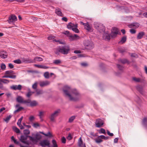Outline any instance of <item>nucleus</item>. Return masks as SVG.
Masks as SVG:
<instances>
[{
	"label": "nucleus",
	"instance_id": "09e8293b",
	"mask_svg": "<svg viewBox=\"0 0 147 147\" xmlns=\"http://www.w3.org/2000/svg\"><path fill=\"white\" fill-rule=\"evenodd\" d=\"M32 126L34 127L35 128H37L38 127H40V125L38 123H35L33 124Z\"/></svg>",
	"mask_w": 147,
	"mask_h": 147
},
{
	"label": "nucleus",
	"instance_id": "5701e85b",
	"mask_svg": "<svg viewBox=\"0 0 147 147\" xmlns=\"http://www.w3.org/2000/svg\"><path fill=\"white\" fill-rule=\"evenodd\" d=\"M84 28L88 31H91L92 30L91 27L88 23H86V25L84 26Z\"/></svg>",
	"mask_w": 147,
	"mask_h": 147
},
{
	"label": "nucleus",
	"instance_id": "473e14b6",
	"mask_svg": "<svg viewBox=\"0 0 147 147\" xmlns=\"http://www.w3.org/2000/svg\"><path fill=\"white\" fill-rule=\"evenodd\" d=\"M35 137L36 138L38 141V140L41 139V136L39 134L37 133L36 134Z\"/></svg>",
	"mask_w": 147,
	"mask_h": 147
},
{
	"label": "nucleus",
	"instance_id": "8fccbe9b",
	"mask_svg": "<svg viewBox=\"0 0 147 147\" xmlns=\"http://www.w3.org/2000/svg\"><path fill=\"white\" fill-rule=\"evenodd\" d=\"M24 133L25 135H28L30 134V131L29 129H25L24 131Z\"/></svg>",
	"mask_w": 147,
	"mask_h": 147
},
{
	"label": "nucleus",
	"instance_id": "0e129e2a",
	"mask_svg": "<svg viewBox=\"0 0 147 147\" xmlns=\"http://www.w3.org/2000/svg\"><path fill=\"white\" fill-rule=\"evenodd\" d=\"M67 138V139L69 140H71L72 138L71 134H69Z\"/></svg>",
	"mask_w": 147,
	"mask_h": 147
},
{
	"label": "nucleus",
	"instance_id": "f03ea898",
	"mask_svg": "<svg viewBox=\"0 0 147 147\" xmlns=\"http://www.w3.org/2000/svg\"><path fill=\"white\" fill-rule=\"evenodd\" d=\"M63 34L67 36L68 37L69 40L71 41H73L75 40L79 39L80 38L77 34L72 35L68 31H66L63 32Z\"/></svg>",
	"mask_w": 147,
	"mask_h": 147
},
{
	"label": "nucleus",
	"instance_id": "412c9836",
	"mask_svg": "<svg viewBox=\"0 0 147 147\" xmlns=\"http://www.w3.org/2000/svg\"><path fill=\"white\" fill-rule=\"evenodd\" d=\"M126 36H124L122 38L121 40L119 42V43L123 44L124 43L126 40Z\"/></svg>",
	"mask_w": 147,
	"mask_h": 147
},
{
	"label": "nucleus",
	"instance_id": "774afa93",
	"mask_svg": "<svg viewBox=\"0 0 147 147\" xmlns=\"http://www.w3.org/2000/svg\"><path fill=\"white\" fill-rule=\"evenodd\" d=\"M9 67L10 68V69H12L13 68L14 66L11 63H10L9 64Z\"/></svg>",
	"mask_w": 147,
	"mask_h": 147
},
{
	"label": "nucleus",
	"instance_id": "393cba45",
	"mask_svg": "<svg viewBox=\"0 0 147 147\" xmlns=\"http://www.w3.org/2000/svg\"><path fill=\"white\" fill-rule=\"evenodd\" d=\"M28 137L30 138V140L32 142L36 143L38 142V140L35 137H32L30 136H29Z\"/></svg>",
	"mask_w": 147,
	"mask_h": 147
},
{
	"label": "nucleus",
	"instance_id": "b1692460",
	"mask_svg": "<svg viewBox=\"0 0 147 147\" xmlns=\"http://www.w3.org/2000/svg\"><path fill=\"white\" fill-rule=\"evenodd\" d=\"M28 92L26 94V96L28 98H29L32 94H33L34 93V92H31L30 91V90L29 88H28Z\"/></svg>",
	"mask_w": 147,
	"mask_h": 147
},
{
	"label": "nucleus",
	"instance_id": "e2e57ef3",
	"mask_svg": "<svg viewBox=\"0 0 147 147\" xmlns=\"http://www.w3.org/2000/svg\"><path fill=\"white\" fill-rule=\"evenodd\" d=\"M107 133L108 134L111 136H113V134L112 133H111L109 130H107Z\"/></svg>",
	"mask_w": 147,
	"mask_h": 147
},
{
	"label": "nucleus",
	"instance_id": "a19ab883",
	"mask_svg": "<svg viewBox=\"0 0 147 147\" xmlns=\"http://www.w3.org/2000/svg\"><path fill=\"white\" fill-rule=\"evenodd\" d=\"M117 66L120 70L121 71H122L123 69V67L121 65L119 64H117Z\"/></svg>",
	"mask_w": 147,
	"mask_h": 147
},
{
	"label": "nucleus",
	"instance_id": "de8ad7c7",
	"mask_svg": "<svg viewBox=\"0 0 147 147\" xmlns=\"http://www.w3.org/2000/svg\"><path fill=\"white\" fill-rule=\"evenodd\" d=\"M14 74H15V73L12 74L11 75H9V78L13 79H16V75H14Z\"/></svg>",
	"mask_w": 147,
	"mask_h": 147
},
{
	"label": "nucleus",
	"instance_id": "39448f33",
	"mask_svg": "<svg viewBox=\"0 0 147 147\" xmlns=\"http://www.w3.org/2000/svg\"><path fill=\"white\" fill-rule=\"evenodd\" d=\"M78 24L69 23L67 25V28L69 29H71L72 30L76 33L79 32V30L77 28Z\"/></svg>",
	"mask_w": 147,
	"mask_h": 147
},
{
	"label": "nucleus",
	"instance_id": "20e7f679",
	"mask_svg": "<svg viewBox=\"0 0 147 147\" xmlns=\"http://www.w3.org/2000/svg\"><path fill=\"white\" fill-rule=\"evenodd\" d=\"M84 44L85 49L87 50L92 49L94 47L93 42L88 40H85L84 42Z\"/></svg>",
	"mask_w": 147,
	"mask_h": 147
},
{
	"label": "nucleus",
	"instance_id": "4d7b16f0",
	"mask_svg": "<svg viewBox=\"0 0 147 147\" xmlns=\"http://www.w3.org/2000/svg\"><path fill=\"white\" fill-rule=\"evenodd\" d=\"M130 32L131 34H134L136 33V31L133 29H132L130 30Z\"/></svg>",
	"mask_w": 147,
	"mask_h": 147
},
{
	"label": "nucleus",
	"instance_id": "6ab92c4d",
	"mask_svg": "<svg viewBox=\"0 0 147 147\" xmlns=\"http://www.w3.org/2000/svg\"><path fill=\"white\" fill-rule=\"evenodd\" d=\"M145 34V32H141L138 33V34L137 38L138 40L141 39Z\"/></svg>",
	"mask_w": 147,
	"mask_h": 147
},
{
	"label": "nucleus",
	"instance_id": "aec40b11",
	"mask_svg": "<svg viewBox=\"0 0 147 147\" xmlns=\"http://www.w3.org/2000/svg\"><path fill=\"white\" fill-rule=\"evenodd\" d=\"M143 87L141 85H138L136 86V89L138 90L140 93L142 94H143Z\"/></svg>",
	"mask_w": 147,
	"mask_h": 147
},
{
	"label": "nucleus",
	"instance_id": "c9c22d12",
	"mask_svg": "<svg viewBox=\"0 0 147 147\" xmlns=\"http://www.w3.org/2000/svg\"><path fill=\"white\" fill-rule=\"evenodd\" d=\"M61 61L59 59H57L53 61V63L57 65L60 63Z\"/></svg>",
	"mask_w": 147,
	"mask_h": 147
},
{
	"label": "nucleus",
	"instance_id": "603ef678",
	"mask_svg": "<svg viewBox=\"0 0 147 147\" xmlns=\"http://www.w3.org/2000/svg\"><path fill=\"white\" fill-rule=\"evenodd\" d=\"M13 71L12 70H8L5 72V74L8 75H11Z\"/></svg>",
	"mask_w": 147,
	"mask_h": 147
},
{
	"label": "nucleus",
	"instance_id": "3c124183",
	"mask_svg": "<svg viewBox=\"0 0 147 147\" xmlns=\"http://www.w3.org/2000/svg\"><path fill=\"white\" fill-rule=\"evenodd\" d=\"M61 142L62 143L65 144L66 142V139L63 136L62 137L61 139Z\"/></svg>",
	"mask_w": 147,
	"mask_h": 147
},
{
	"label": "nucleus",
	"instance_id": "f257e3e1",
	"mask_svg": "<svg viewBox=\"0 0 147 147\" xmlns=\"http://www.w3.org/2000/svg\"><path fill=\"white\" fill-rule=\"evenodd\" d=\"M63 90L65 96L68 97L70 100L77 101L80 97V95L78 91L75 89H72L67 85L64 86Z\"/></svg>",
	"mask_w": 147,
	"mask_h": 147
},
{
	"label": "nucleus",
	"instance_id": "bf43d9fd",
	"mask_svg": "<svg viewBox=\"0 0 147 147\" xmlns=\"http://www.w3.org/2000/svg\"><path fill=\"white\" fill-rule=\"evenodd\" d=\"M133 79L134 80L137 82L140 81V79L139 78H136L134 77L133 78Z\"/></svg>",
	"mask_w": 147,
	"mask_h": 147
},
{
	"label": "nucleus",
	"instance_id": "2eb2a0df",
	"mask_svg": "<svg viewBox=\"0 0 147 147\" xmlns=\"http://www.w3.org/2000/svg\"><path fill=\"white\" fill-rule=\"evenodd\" d=\"M28 137V136L27 135L21 136L20 139V141L23 143L26 144H27V141H26V140L27 139Z\"/></svg>",
	"mask_w": 147,
	"mask_h": 147
},
{
	"label": "nucleus",
	"instance_id": "9b49d317",
	"mask_svg": "<svg viewBox=\"0 0 147 147\" xmlns=\"http://www.w3.org/2000/svg\"><path fill=\"white\" fill-rule=\"evenodd\" d=\"M10 88L15 90H20L22 89V86L20 84H19L18 85H13L10 87Z\"/></svg>",
	"mask_w": 147,
	"mask_h": 147
},
{
	"label": "nucleus",
	"instance_id": "72a5a7b5",
	"mask_svg": "<svg viewBox=\"0 0 147 147\" xmlns=\"http://www.w3.org/2000/svg\"><path fill=\"white\" fill-rule=\"evenodd\" d=\"M36 95L38 96L39 95L42 94L43 93V91L42 90H36Z\"/></svg>",
	"mask_w": 147,
	"mask_h": 147
},
{
	"label": "nucleus",
	"instance_id": "f3484780",
	"mask_svg": "<svg viewBox=\"0 0 147 147\" xmlns=\"http://www.w3.org/2000/svg\"><path fill=\"white\" fill-rule=\"evenodd\" d=\"M78 145L80 147H86L85 143H83V142L81 137L80 138L78 141Z\"/></svg>",
	"mask_w": 147,
	"mask_h": 147
},
{
	"label": "nucleus",
	"instance_id": "69168bd1",
	"mask_svg": "<svg viewBox=\"0 0 147 147\" xmlns=\"http://www.w3.org/2000/svg\"><path fill=\"white\" fill-rule=\"evenodd\" d=\"M74 53L76 54L80 53H81V51L79 50H75L74 51Z\"/></svg>",
	"mask_w": 147,
	"mask_h": 147
},
{
	"label": "nucleus",
	"instance_id": "ddd939ff",
	"mask_svg": "<svg viewBox=\"0 0 147 147\" xmlns=\"http://www.w3.org/2000/svg\"><path fill=\"white\" fill-rule=\"evenodd\" d=\"M16 101L20 103H23L26 104L27 100H24L22 97L21 96H18L16 98Z\"/></svg>",
	"mask_w": 147,
	"mask_h": 147
},
{
	"label": "nucleus",
	"instance_id": "4c0bfd02",
	"mask_svg": "<svg viewBox=\"0 0 147 147\" xmlns=\"http://www.w3.org/2000/svg\"><path fill=\"white\" fill-rule=\"evenodd\" d=\"M99 137H100L102 139H104L105 140H107L109 139V137L108 136H105L103 135H101L99 136Z\"/></svg>",
	"mask_w": 147,
	"mask_h": 147
},
{
	"label": "nucleus",
	"instance_id": "9d476101",
	"mask_svg": "<svg viewBox=\"0 0 147 147\" xmlns=\"http://www.w3.org/2000/svg\"><path fill=\"white\" fill-rule=\"evenodd\" d=\"M39 144L42 147H45L46 146H49L50 143L48 140H45L41 141Z\"/></svg>",
	"mask_w": 147,
	"mask_h": 147
},
{
	"label": "nucleus",
	"instance_id": "a878e982",
	"mask_svg": "<svg viewBox=\"0 0 147 147\" xmlns=\"http://www.w3.org/2000/svg\"><path fill=\"white\" fill-rule=\"evenodd\" d=\"M25 61L26 62L29 63H33L34 62V59H32L30 58L26 59L25 60Z\"/></svg>",
	"mask_w": 147,
	"mask_h": 147
},
{
	"label": "nucleus",
	"instance_id": "864d4df0",
	"mask_svg": "<svg viewBox=\"0 0 147 147\" xmlns=\"http://www.w3.org/2000/svg\"><path fill=\"white\" fill-rule=\"evenodd\" d=\"M35 118L34 116H30L29 118V120L31 122L33 121L34 119Z\"/></svg>",
	"mask_w": 147,
	"mask_h": 147
},
{
	"label": "nucleus",
	"instance_id": "f8f14e48",
	"mask_svg": "<svg viewBox=\"0 0 147 147\" xmlns=\"http://www.w3.org/2000/svg\"><path fill=\"white\" fill-rule=\"evenodd\" d=\"M103 121L100 119H97L95 122L96 126L97 127H100L103 125Z\"/></svg>",
	"mask_w": 147,
	"mask_h": 147
},
{
	"label": "nucleus",
	"instance_id": "cd10ccee",
	"mask_svg": "<svg viewBox=\"0 0 147 147\" xmlns=\"http://www.w3.org/2000/svg\"><path fill=\"white\" fill-rule=\"evenodd\" d=\"M12 129L13 130L17 133H19L20 132L19 129L16 126H13Z\"/></svg>",
	"mask_w": 147,
	"mask_h": 147
},
{
	"label": "nucleus",
	"instance_id": "79ce46f5",
	"mask_svg": "<svg viewBox=\"0 0 147 147\" xmlns=\"http://www.w3.org/2000/svg\"><path fill=\"white\" fill-rule=\"evenodd\" d=\"M37 84L38 83L37 82H35L32 85V88L33 89L36 90L37 89Z\"/></svg>",
	"mask_w": 147,
	"mask_h": 147
},
{
	"label": "nucleus",
	"instance_id": "338daca9",
	"mask_svg": "<svg viewBox=\"0 0 147 147\" xmlns=\"http://www.w3.org/2000/svg\"><path fill=\"white\" fill-rule=\"evenodd\" d=\"M13 142L15 144H16L17 145H19V141H17L16 139L14 140Z\"/></svg>",
	"mask_w": 147,
	"mask_h": 147
},
{
	"label": "nucleus",
	"instance_id": "58836bf2",
	"mask_svg": "<svg viewBox=\"0 0 147 147\" xmlns=\"http://www.w3.org/2000/svg\"><path fill=\"white\" fill-rule=\"evenodd\" d=\"M0 55H7V52L3 50L0 51Z\"/></svg>",
	"mask_w": 147,
	"mask_h": 147
},
{
	"label": "nucleus",
	"instance_id": "680f3d73",
	"mask_svg": "<svg viewBox=\"0 0 147 147\" xmlns=\"http://www.w3.org/2000/svg\"><path fill=\"white\" fill-rule=\"evenodd\" d=\"M52 143L53 145V146L57 145L56 142L55 140H53L52 141Z\"/></svg>",
	"mask_w": 147,
	"mask_h": 147
},
{
	"label": "nucleus",
	"instance_id": "6e6552de",
	"mask_svg": "<svg viewBox=\"0 0 147 147\" xmlns=\"http://www.w3.org/2000/svg\"><path fill=\"white\" fill-rule=\"evenodd\" d=\"M26 105L28 106H30L32 107L36 106L38 105V102L35 100L31 101L30 99L27 100Z\"/></svg>",
	"mask_w": 147,
	"mask_h": 147
},
{
	"label": "nucleus",
	"instance_id": "dca6fc26",
	"mask_svg": "<svg viewBox=\"0 0 147 147\" xmlns=\"http://www.w3.org/2000/svg\"><path fill=\"white\" fill-rule=\"evenodd\" d=\"M50 83V82L47 80L40 82L39 84L40 87H43L48 85Z\"/></svg>",
	"mask_w": 147,
	"mask_h": 147
},
{
	"label": "nucleus",
	"instance_id": "e433bc0d",
	"mask_svg": "<svg viewBox=\"0 0 147 147\" xmlns=\"http://www.w3.org/2000/svg\"><path fill=\"white\" fill-rule=\"evenodd\" d=\"M45 77L47 79H48L49 78V74L48 72H45L44 74Z\"/></svg>",
	"mask_w": 147,
	"mask_h": 147
},
{
	"label": "nucleus",
	"instance_id": "c03bdc74",
	"mask_svg": "<svg viewBox=\"0 0 147 147\" xmlns=\"http://www.w3.org/2000/svg\"><path fill=\"white\" fill-rule=\"evenodd\" d=\"M75 118V116H71L69 118V122L70 123L72 122Z\"/></svg>",
	"mask_w": 147,
	"mask_h": 147
},
{
	"label": "nucleus",
	"instance_id": "ea45409f",
	"mask_svg": "<svg viewBox=\"0 0 147 147\" xmlns=\"http://www.w3.org/2000/svg\"><path fill=\"white\" fill-rule=\"evenodd\" d=\"M133 24L134 27L135 28H138L140 24L138 23L134 22L133 23Z\"/></svg>",
	"mask_w": 147,
	"mask_h": 147
},
{
	"label": "nucleus",
	"instance_id": "37998d69",
	"mask_svg": "<svg viewBox=\"0 0 147 147\" xmlns=\"http://www.w3.org/2000/svg\"><path fill=\"white\" fill-rule=\"evenodd\" d=\"M98 133L99 134H105V129L103 128H101L100 130L98 131Z\"/></svg>",
	"mask_w": 147,
	"mask_h": 147
},
{
	"label": "nucleus",
	"instance_id": "bb28decb",
	"mask_svg": "<svg viewBox=\"0 0 147 147\" xmlns=\"http://www.w3.org/2000/svg\"><path fill=\"white\" fill-rule=\"evenodd\" d=\"M119 62L123 64L128 63V61L126 59H119Z\"/></svg>",
	"mask_w": 147,
	"mask_h": 147
},
{
	"label": "nucleus",
	"instance_id": "4468645a",
	"mask_svg": "<svg viewBox=\"0 0 147 147\" xmlns=\"http://www.w3.org/2000/svg\"><path fill=\"white\" fill-rule=\"evenodd\" d=\"M95 27L100 32H103L105 31V26L102 25L98 24L97 25L96 24H95Z\"/></svg>",
	"mask_w": 147,
	"mask_h": 147
},
{
	"label": "nucleus",
	"instance_id": "2f4dec72",
	"mask_svg": "<svg viewBox=\"0 0 147 147\" xmlns=\"http://www.w3.org/2000/svg\"><path fill=\"white\" fill-rule=\"evenodd\" d=\"M114 32V34L117 35L118 33V29L116 28H114L112 31V32Z\"/></svg>",
	"mask_w": 147,
	"mask_h": 147
},
{
	"label": "nucleus",
	"instance_id": "7c9ffc66",
	"mask_svg": "<svg viewBox=\"0 0 147 147\" xmlns=\"http://www.w3.org/2000/svg\"><path fill=\"white\" fill-rule=\"evenodd\" d=\"M1 80L2 83L4 84H7L9 83L10 82L9 80L6 79L1 78Z\"/></svg>",
	"mask_w": 147,
	"mask_h": 147
},
{
	"label": "nucleus",
	"instance_id": "c756f323",
	"mask_svg": "<svg viewBox=\"0 0 147 147\" xmlns=\"http://www.w3.org/2000/svg\"><path fill=\"white\" fill-rule=\"evenodd\" d=\"M12 116L11 115H9L6 117L5 119H4V121H5L7 123L9 121V120L11 118V117Z\"/></svg>",
	"mask_w": 147,
	"mask_h": 147
},
{
	"label": "nucleus",
	"instance_id": "49530a36",
	"mask_svg": "<svg viewBox=\"0 0 147 147\" xmlns=\"http://www.w3.org/2000/svg\"><path fill=\"white\" fill-rule=\"evenodd\" d=\"M2 83L1 78H0V89L1 90H4V88Z\"/></svg>",
	"mask_w": 147,
	"mask_h": 147
},
{
	"label": "nucleus",
	"instance_id": "052dcab7",
	"mask_svg": "<svg viewBox=\"0 0 147 147\" xmlns=\"http://www.w3.org/2000/svg\"><path fill=\"white\" fill-rule=\"evenodd\" d=\"M54 38V36L51 35L48 37V39L49 40H51L53 39Z\"/></svg>",
	"mask_w": 147,
	"mask_h": 147
},
{
	"label": "nucleus",
	"instance_id": "a211bd4d",
	"mask_svg": "<svg viewBox=\"0 0 147 147\" xmlns=\"http://www.w3.org/2000/svg\"><path fill=\"white\" fill-rule=\"evenodd\" d=\"M55 13L57 15L61 16L63 17V14L61 11V10L59 8H57L55 10Z\"/></svg>",
	"mask_w": 147,
	"mask_h": 147
},
{
	"label": "nucleus",
	"instance_id": "1a4fd4ad",
	"mask_svg": "<svg viewBox=\"0 0 147 147\" xmlns=\"http://www.w3.org/2000/svg\"><path fill=\"white\" fill-rule=\"evenodd\" d=\"M17 20L16 17L14 15H11L9 17L7 20L8 22L10 24L13 23Z\"/></svg>",
	"mask_w": 147,
	"mask_h": 147
},
{
	"label": "nucleus",
	"instance_id": "c85d7f7f",
	"mask_svg": "<svg viewBox=\"0 0 147 147\" xmlns=\"http://www.w3.org/2000/svg\"><path fill=\"white\" fill-rule=\"evenodd\" d=\"M34 59V62L36 61H40L43 60V59L40 57H35Z\"/></svg>",
	"mask_w": 147,
	"mask_h": 147
},
{
	"label": "nucleus",
	"instance_id": "6e6d98bb",
	"mask_svg": "<svg viewBox=\"0 0 147 147\" xmlns=\"http://www.w3.org/2000/svg\"><path fill=\"white\" fill-rule=\"evenodd\" d=\"M95 141L96 142L98 143H100L102 141V140L99 138L96 139Z\"/></svg>",
	"mask_w": 147,
	"mask_h": 147
},
{
	"label": "nucleus",
	"instance_id": "f704fd0d",
	"mask_svg": "<svg viewBox=\"0 0 147 147\" xmlns=\"http://www.w3.org/2000/svg\"><path fill=\"white\" fill-rule=\"evenodd\" d=\"M44 112L43 111H40L38 115V116L40 119H42L44 115Z\"/></svg>",
	"mask_w": 147,
	"mask_h": 147
},
{
	"label": "nucleus",
	"instance_id": "0eeeda50",
	"mask_svg": "<svg viewBox=\"0 0 147 147\" xmlns=\"http://www.w3.org/2000/svg\"><path fill=\"white\" fill-rule=\"evenodd\" d=\"M117 35L114 34V32H112L111 34H108L107 33H104L103 34V38L105 39L109 40L110 39V37L112 38L115 37Z\"/></svg>",
	"mask_w": 147,
	"mask_h": 147
},
{
	"label": "nucleus",
	"instance_id": "423d86ee",
	"mask_svg": "<svg viewBox=\"0 0 147 147\" xmlns=\"http://www.w3.org/2000/svg\"><path fill=\"white\" fill-rule=\"evenodd\" d=\"M69 51V47L68 46H65L59 48V51L63 54H67Z\"/></svg>",
	"mask_w": 147,
	"mask_h": 147
},
{
	"label": "nucleus",
	"instance_id": "a18cd8bd",
	"mask_svg": "<svg viewBox=\"0 0 147 147\" xmlns=\"http://www.w3.org/2000/svg\"><path fill=\"white\" fill-rule=\"evenodd\" d=\"M13 62L17 64H20L22 63L21 61L19 59H18L13 61Z\"/></svg>",
	"mask_w": 147,
	"mask_h": 147
},
{
	"label": "nucleus",
	"instance_id": "7ed1b4c3",
	"mask_svg": "<svg viewBox=\"0 0 147 147\" xmlns=\"http://www.w3.org/2000/svg\"><path fill=\"white\" fill-rule=\"evenodd\" d=\"M61 112V109H58L55 111L53 113H52L49 117V119L50 121L52 122H54L55 121V118L59 116Z\"/></svg>",
	"mask_w": 147,
	"mask_h": 147
},
{
	"label": "nucleus",
	"instance_id": "5fc2aeb1",
	"mask_svg": "<svg viewBox=\"0 0 147 147\" xmlns=\"http://www.w3.org/2000/svg\"><path fill=\"white\" fill-rule=\"evenodd\" d=\"M1 67L2 69L4 70L5 69V65L4 63H2L1 65Z\"/></svg>",
	"mask_w": 147,
	"mask_h": 147
},
{
	"label": "nucleus",
	"instance_id": "4be33fe9",
	"mask_svg": "<svg viewBox=\"0 0 147 147\" xmlns=\"http://www.w3.org/2000/svg\"><path fill=\"white\" fill-rule=\"evenodd\" d=\"M142 124L143 126L145 127H147V118L146 117H144L142 122Z\"/></svg>",
	"mask_w": 147,
	"mask_h": 147
},
{
	"label": "nucleus",
	"instance_id": "13d9d810",
	"mask_svg": "<svg viewBox=\"0 0 147 147\" xmlns=\"http://www.w3.org/2000/svg\"><path fill=\"white\" fill-rule=\"evenodd\" d=\"M119 51L120 53H123L125 52L126 51V50L125 49H119Z\"/></svg>",
	"mask_w": 147,
	"mask_h": 147
}]
</instances>
